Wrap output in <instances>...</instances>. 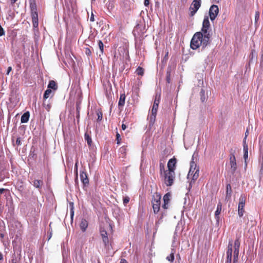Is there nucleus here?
Masks as SVG:
<instances>
[{"label": "nucleus", "instance_id": "obj_1", "mask_svg": "<svg viewBox=\"0 0 263 263\" xmlns=\"http://www.w3.org/2000/svg\"><path fill=\"white\" fill-rule=\"evenodd\" d=\"M210 27V23L209 17L204 18L202 22L201 31L196 32L191 41L190 47L193 50H196L200 46L202 48H205L210 44L211 34L209 30Z\"/></svg>", "mask_w": 263, "mask_h": 263}, {"label": "nucleus", "instance_id": "obj_2", "mask_svg": "<svg viewBox=\"0 0 263 263\" xmlns=\"http://www.w3.org/2000/svg\"><path fill=\"white\" fill-rule=\"evenodd\" d=\"M240 245V242L239 240V237L237 238L235 240L234 246L232 243V240H229L228 247V250L227 251V260L226 263L232 262L233 247H234L233 263H236L237 262L238 259V255L239 253Z\"/></svg>", "mask_w": 263, "mask_h": 263}, {"label": "nucleus", "instance_id": "obj_3", "mask_svg": "<svg viewBox=\"0 0 263 263\" xmlns=\"http://www.w3.org/2000/svg\"><path fill=\"white\" fill-rule=\"evenodd\" d=\"M199 168L198 167H197V165L194 161V158H193L190 163V168L188 173L187 178H192V180L191 182L193 181L194 182L199 177ZM191 183L192 182H191Z\"/></svg>", "mask_w": 263, "mask_h": 263}, {"label": "nucleus", "instance_id": "obj_4", "mask_svg": "<svg viewBox=\"0 0 263 263\" xmlns=\"http://www.w3.org/2000/svg\"><path fill=\"white\" fill-rule=\"evenodd\" d=\"M30 8L33 27L37 28L39 26V18L37 6L35 1L30 3Z\"/></svg>", "mask_w": 263, "mask_h": 263}, {"label": "nucleus", "instance_id": "obj_5", "mask_svg": "<svg viewBox=\"0 0 263 263\" xmlns=\"http://www.w3.org/2000/svg\"><path fill=\"white\" fill-rule=\"evenodd\" d=\"M161 195L158 193H156L153 196L152 203L154 213H158L160 208Z\"/></svg>", "mask_w": 263, "mask_h": 263}, {"label": "nucleus", "instance_id": "obj_6", "mask_svg": "<svg viewBox=\"0 0 263 263\" xmlns=\"http://www.w3.org/2000/svg\"><path fill=\"white\" fill-rule=\"evenodd\" d=\"M164 182L166 186H170L174 183L175 178V172H171L169 171H164Z\"/></svg>", "mask_w": 263, "mask_h": 263}, {"label": "nucleus", "instance_id": "obj_7", "mask_svg": "<svg viewBox=\"0 0 263 263\" xmlns=\"http://www.w3.org/2000/svg\"><path fill=\"white\" fill-rule=\"evenodd\" d=\"M229 170L232 174H234L237 170V165L236 158L234 153H231L229 155Z\"/></svg>", "mask_w": 263, "mask_h": 263}, {"label": "nucleus", "instance_id": "obj_8", "mask_svg": "<svg viewBox=\"0 0 263 263\" xmlns=\"http://www.w3.org/2000/svg\"><path fill=\"white\" fill-rule=\"evenodd\" d=\"M246 197L245 195H241L239 199V204L238 206V214L239 217H242L245 213V205L246 203Z\"/></svg>", "mask_w": 263, "mask_h": 263}, {"label": "nucleus", "instance_id": "obj_9", "mask_svg": "<svg viewBox=\"0 0 263 263\" xmlns=\"http://www.w3.org/2000/svg\"><path fill=\"white\" fill-rule=\"evenodd\" d=\"M200 6V1H193L189 8L190 16H193L199 9Z\"/></svg>", "mask_w": 263, "mask_h": 263}, {"label": "nucleus", "instance_id": "obj_10", "mask_svg": "<svg viewBox=\"0 0 263 263\" xmlns=\"http://www.w3.org/2000/svg\"><path fill=\"white\" fill-rule=\"evenodd\" d=\"M219 12V9L217 5H213L209 10V16L211 21L215 19Z\"/></svg>", "mask_w": 263, "mask_h": 263}, {"label": "nucleus", "instance_id": "obj_11", "mask_svg": "<svg viewBox=\"0 0 263 263\" xmlns=\"http://www.w3.org/2000/svg\"><path fill=\"white\" fill-rule=\"evenodd\" d=\"M100 234L102 236L103 242L105 247H107L109 243L108 238L107 236V233L103 228L100 229Z\"/></svg>", "mask_w": 263, "mask_h": 263}, {"label": "nucleus", "instance_id": "obj_12", "mask_svg": "<svg viewBox=\"0 0 263 263\" xmlns=\"http://www.w3.org/2000/svg\"><path fill=\"white\" fill-rule=\"evenodd\" d=\"M176 159L175 158H173L169 160L167 163V168L168 170L171 172H175V170L176 168Z\"/></svg>", "mask_w": 263, "mask_h": 263}, {"label": "nucleus", "instance_id": "obj_13", "mask_svg": "<svg viewBox=\"0 0 263 263\" xmlns=\"http://www.w3.org/2000/svg\"><path fill=\"white\" fill-rule=\"evenodd\" d=\"M171 197V194L170 193H167L164 195L163 198L164 203L162 205V208L164 209H168V203H170V201Z\"/></svg>", "mask_w": 263, "mask_h": 263}, {"label": "nucleus", "instance_id": "obj_14", "mask_svg": "<svg viewBox=\"0 0 263 263\" xmlns=\"http://www.w3.org/2000/svg\"><path fill=\"white\" fill-rule=\"evenodd\" d=\"M80 179L84 185H87L89 184V179L85 171H83L81 172Z\"/></svg>", "mask_w": 263, "mask_h": 263}, {"label": "nucleus", "instance_id": "obj_15", "mask_svg": "<svg viewBox=\"0 0 263 263\" xmlns=\"http://www.w3.org/2000/svg\"><path fill=\"white\" fill-rule=\"evenodd\" d=\"M159 104H157L156 103L153 104L152 111H151V120H155Z\"/></svg>", "mask_w": 263, "mask_h": 263}, {"label": "nucleus", "instance_id": "obj_16", "mask_svg": "<svg viewBox=\"0 0 263 263\" xmlns=\"http://www.w3.org/2000/svg\"><path fill=\"white\" fill-rule=\"evenodd\" d=\"M76 5V1H65V7L67 8V10L74 11L73 6Z\"/></svg>", "mask_w": 263, "mask_h": 263}, {"label": "nucleus", "instance_id": "obj_17", "mask_svg": "<svg viewBox=\"0 0 263 263\" xmlns=\"http://www.w3.org/2000/svg\"><path fill=\"white\" fill-rule=\"evenodd\" d=\"M243 158L245 161L248 158V146L246 141V138H244L243 140Z\"/></svg>", "mask_w": 263, "mask_h": 263}, {"label": "nucleus", "instance_id": "obj_18", "mask_svg": "<svg viewBox=\"0 0 263 263\" xmlns=\"http://www.w3.org/2000/svg\"><path fill=\"white\" fill-rule=\"evenodd\" d=\"M232 189L230 184H228L226 186V200L228 201L231 197Z\"/></svg>", "mask_w": 263, "mask_h": 263}, {"label": "nucleus", "instance_id": "obj_19", "mask_svg": "<svg viewBox=\"0 0 263 263\" xmlns=\"http://www.w3.org/2000/svg\"><path fill=\"white\" fill-rule=\"evenodd\" d=\"M88 221L85 219H82L80 224V227L82 232H85L86 229L88 227Z\"/></svg>", "mask_w": 263, "mask_h": 263}, {"label": "nucleus", "instance_id": "obj_20", "mask_svg": "<svg viewBox=\"0 0 263 263\" xmlns=\"http://www.w3.org/2000/svg\"><path fill=\"white\" fill-rule=\"evenodd\" d=\"M222 209V204L220 202H219L217 204V209L215 213V218L217 221L219 220V215L220 214Z\"/></svg>", "mask_w": 263, "mask_h": 263}, {"label": "nucleus", "instance_id": "obj_21", "mask_svg": "<svg viewBox=\"0 0 263 263\" xmlns=\"http://www.w3.org/2000/svg\"><path fill=\"white\" fill-rule=\"evenodd\" d=\"M30 117V114L28 111L25 112L21 117V123H24L28 121Z\"/></svg>", "mask_w": 263, "mask_h": 263}, {"label": "nucleus", "instance_id": "obj_22", "mask_svg": "<svg viewBox=\"0 0 263 263\" xmlns=\"http://www.w3.org/2000/svg\"><path fill=\"white\" fill-rule=\"evenodd\" d=\"M58 85L54 81L51 80L49 81V84L48 85V89H52L54 90H56L58 89Z\"/></svg>", "mask_w": 263, "mask_h": 263}, {"label": "nucleus", "instance_id": "obj_23", "mask_svg": "<svg viewBox=\"0 0 263 263\" xmlns=\"http://www.w3.org/2000/svg\"><path fill=\"white\" fill-rule=\"evenodd\" d=\"M125 98L126 96L125 93H122L120 95L119 101L118 102V105L119 106H123L124 105Z\"/></svg>", "mask_w": 263, "mask_h": 263}, {"label": "nucleus", "instance_id": "obj_24", "mask_svg": "<svg viewBox=\"0 0 263 263\" xmlns=\"http://www.w3.org/2000/svg\"><path fill=\"white\" fill-rule=\"evenodd\" d=\"M43 184V182L41 180H35L33 181V186L37 189H41Z\"/></svg>", "mask_w": 263, "mask_h": 263}, {"label": "nucleus", "instance_id": "obj_25", "mask_svg": "<svg viewBox=\"0 0 263 263\" xmlns=\"http://www.w3.org/2000/svg\"><path fill=\"white\" fill-rule=\"evenodd\" d=\"M21 259V254H19L18 256H16L15 254L12 257L11 263H20Z\"/></svg>", "mask_w": 263, "mask_h": 263}, {"label": "nucleus", "instance_id": "obj_26", "mask_svg": "<svg viewBox=\"0 0 263 263\" xmlns=\"http://www.w3.org/2000/svg\"><path fill=\"white\" fill-rule=\"evenodd\" d=\"M84 137L85 140L87 141L88 146H91L92 145V141L90 136H89V135L87 133H85L84 135Z\"/></svg>", "mask_w": 263, "mask_h": 263}, {"label": "nucleus", "instance_id": "obj_27", "mask_svg": "<svg viewBox=\"0 0 263 263\" xmlns=\"http://www.w3.org/2000/svg\"><path fill=\"white\" fill-rule=\"evenodd\" d=\"M52 93V92L51 90L50 89L48 88L44 92L43 99L44 100L48 99Z\"/></svg>", "mask_w": 263, "mask_h": 263}, {"label": "nucleus", "instance_id": "obj_28", "mask_svg": "<svg viewBox=\"0 0 263 263\" xmlns=\"http://www.w3.org/2000/svg\"><path fill=\"white\" fill-rule=\"evenodd\" d=\"M96 114H97V115L98 117L97 121L100 122L103 119V114H102V111L99 110H97L96 111Z\"/></svg>", "mask_w": 263, "mask_h": 263}, {"label": "nucleus", "instance_id": "obj_29", "mask_svg": "<svg viewBox=\"0 0 263 263\" xmlns=\"http://www.w3.org/2000/svg\"><path fill=\"white\" fill-rule=\"evenodd\" d=\"M144 69H143L142 67H140V66H139V67L137 68V69H136V73H137L138 75H139V76H141L143 75V74H144Z\"/></svg>", "mask_w": 263, "mask_h": 263}, {"label": "nucleus", "instance_id": "obj_30", "mask_svg": "<svg viewBox=\"0 0 263 263\" xmlns=\"http://www.w3.org/2000/svg\"><path fill=\"white\" fill-rule=\"evenodd\" d=\"M98 46L100 48L101 53L103 54L104 52V45L103 42L101 40H99L98 41Z\"/></svg>", "mask_w": 263, "mask_h": 263}, {"label": "nucleus", "instance_id": "obj_31", "mask_svg": "<svg viewBox=\"0 0 263 263\" xmlns=\"http://www.w3.org/2000/svg\"><path fill=\"white\" fill-rule=\"evenodd\" d=\"M166 259L171 262L174 260V252H172L168 256L166 257Z\"/></svg>", "mask_w": 263, "mask_h": 263}, {"label": "nucleus", "instance_id": "obj_32", "mask_svg": "<svg viewBox=\"0 0 263 263\" xmlns=\"http://www.w3.org/2000/svg\"><path fill=\"white\" fill-rule=\"evenodd\" d=\"M70 216L71 218L72 219L73 215H74V207H73V203L70 202Z\"/></svg>", "mask_w": 263, "mask_h": 263}, {"label": "nucleus", "instance_id": "obj_33", "mask_svg": "<svg viewBox=\"0 0 263 263\" xmlns=\"http://www.w3.org/2000/svg\"><path fill=\"white\" fill-rule=\"evenodd\" d=\"M43 105L47 111H49L50 110L51 106L50 103H48L46 104L45 102H44Z\"/></svg>", "mask_w": 263, "mask_h": 263}, {"label": "nucleus", "instance_id": "obj_34", "mask_svg": "<svg viewBox=\"0 0 263 263\" xmlns=\"http://www.w3.org/2000/svg\"><path fill=\"white\" fill-rule=\"evenodd\" d=\"M200 96H201V100L202 102H204L205 100V91L203 89H201L200 92Z\"/></svg>", "mask_w": 263, "mask_h": 263}, {"label": "nucleus", "instance_id": "obj_35", "mask_svg": "<svg viewBox=\"0 0 263 263\" xmlns=\"http://www.w3.org/2000/svg\"><path fill=\"white\" fill-rule=\"evenodd\" d=\"M160 94H156V96H155V100H154V103H157V104H159L160 103Z\"/></svg>", "mask_w": 263, "mask_h": 263}, {"label": "nucleus", "instance_id": "obj_36", "mask_svg": "<svg viewBox=\"0 0 263 263\" xmlns=\"http://www.w3.org/2000/svg\"><path fill=\"white\" fill-rule=\"evenodd\" d=\"M116 136L117 143V144L119 145V144H120V143L121 142V138L120 135L118 132H117Z\"/></svg>", "mask_w": 263, "mask_h": 263}, {"label": "nucleus", "instance_id": "obj_37", "mask_svg": "<svg viewBox=\"0 0 263 263\" xmlns=\"http://www.w3.org/2000/svg\"><path fill=\"white\" fill-rule=\"evenodd\" d=\"M166 80L168 83H170V82H171V71H168V70L167 71L166 76Z\"/></svg>", "mask_w": 263, "mask_h": 263}, {"label": "nucleus", "instance_id": "obj_38", "mask_svg": "<svg viewBox=\"0 0 263 263\" xmlns=\"http://www.w3.org/2000/svg\"><path fill=\"white\" fill-rule=\"evenodd\" d=\"M130 200V198L128 196H125L123 198V202L124 205H126V204L129 202Z\"/></svg>", "mask_w": 263, "mask_h": 263}, {"label": "nucleus", "instance_id": "obj_39", "mask_svg": "<svg viewBox=\"0 0 263 263\" xmlns=\"http://www.w3.org/2000/svg\"><path fill=\"white\" fill-rule=\"evenodd\" d=\"M259 18V12L258 11H256L255 12V25H256V24L257 23V22H258Z\"/></svg>", "mask_w": 263, "mask_h": 263}, {"label": "nucleus", "instance_id": "obj_40", "mask_svg": "<svg viewBox=\"0 0 263 263\" xmlns=\"http://www.w3.org/2000/svg\"><path fill=\"white\" fill-rule=\"evenodd\" d=\"M22 144L21 139L20 137L17 138L15 143H13V145L20 146Z\"/></svg>", "mask_w": 263, "mask_h": 263}, {"label": "nucleus", "instance_id": "obj_41", "mask_svg": "<svg viewBox=\"0 0 263 263\" xmlns=\"http://www.w3.org/2000/svg\"><path fill=\"white\" fill-rule=\"evenodd\" d=\"M85 52L87 55H90L91 54V51L89 48H85Z\"/></svg>", "mask_w": 263, "mask_h": 263}, {"label": "nucleus", "instance_id": "obj_42", "mask_svg": "<svg viewBox=\"0 0 263 263\" xmlns=\"http://www.w3.org/2000/svg\"><path fill=\"white\" fill-rule=\"evenodd\" d=\"M160 172L161 173H162V172L163 171L164 172V171H165L164 170V165H163V163H160Z\"/></svg>", "mask_w": 263, "mask_h": 263}, {"label": "nucleus", "instance_id": "obj_43", "mask_svg": "<svg viewBox=\"0 0 263 263\" xmlns=\"http://www.w3.org/2000/svg\"><path fill=\"white\" fill-rule=\"evenodd\" d=\"M5 35V31L2 26L0 25V36Z\"/></svg>", "mask_w": 263, "mask_h": 263}, {"label": "nucleus", "instance_id": "obj_44", "mask_svg": "<svg viewBox=\"0 0 263 263\" xmlns=\"http://www.w3.org/2000/svg\"><path fill=\"white\" fill-rule=\"evenodd\" d=\"M12 67H11V66L8 67L7 70L6 74L9 75V73L12 71Z\"/></svg>", "mask_w": 263, "mask_h": 263}, {"label": "nucleus", "instance_id": "obj_45", "mask_svg": "<svg viewBox=\"0 0 263 263\" xmlns=\"http://www.w3.org/2000/svg\"><path fill=\"white\" fill-rule=\"evenodd\" d=\"M260 65H263V51H262L261 56H260Z\"/></svg>", "mask_w": 263, "mask_h": 263}, {"label": "nucleus", "instance_id": "obj_46", "mask_svg": "<svg viewBox=\"0 0 263 263\" xmlns=\"http://www.w3.org/2000/svg\"><path fill=\"white\" fill-rule=\"evenodd\" d=\"M74 170H75L76 174L78 175V162H76L74 165Z\"/></svg>", "mask_w": 263, "mask_h": 263}, {"label": "nucleus", "instance_id": "obj_47", "mask_svg": "<svg viewBox=\"0 0 263 263\" xmlns=\"http://www.w3.org/2000/svg\"><path fill=\"white\" fill-rule=\"evenodd\" d=\"M260 172L261 173H263V156H262V162L261 163Z\"/></svg>", "mask_w": 263, "mask_h": 263}, {"label": "nucleus", "instance_id": "obj_48", "mask_svg": "<svg viewBox=\"0 0 263 263\" xmlns=\"http://www.w3.org/2000/svg\"><path fill=\"white\" fill-rule=\"evenodd\" d=\"M150 1H144V4L145 6H148Z\"/></svg>", "mask_w": 263, "mask_h": 263}, {"label": "nucleus", "instance_id": "obj_49", "mask_svg": "<svg viewBox=\"0 0 263 263\" xmlns=\"http://www.w3.org/2000/svg\"><path fill=\"white\" fill-rule=\"evenodd\" d=\"M90 21L91 22H94L95 21L94 16H93V14H91V17L90 18Z\"/></svg>", "mask_w": 263, "mask_h": 263}, {"label": "nucleus", "instance_id": "obj_50", "mask_svg": "<svg viewBox=\"0 0 263 263\" xmlns=\"http://www.w3.org/2000/svg\"><path fill=\"white\" fill-rule=\"evenodd\" d=\"M120 263H128V262L125 259H121V261H120Z\"/></svg>", "mask_w": 263, "mask_h": 263}, {"label": "nucleus", "instance_id": "obj_51", "mask_svg": "<svg viewBox=\"0 0 263 263\" xmlns=\"http://www.w3.org/2000/svg\"><path fill=\"white\" fill-rule=\"evenodd\" d=\"M6 191V189H3V188H1L0 189V194H2L4 191Z\"/></svg>", "mask_w": 263, "mask_h": 263}, {"label": "nucleus", "instance_id": "obj_52", "mask_svg": "<svg viewBox=\"0 0 263 263\" xmlns=\"http://www.w3.org/2000/svg\"><path fill=\"white\" fill-rule=\"evenodd\" d=\"M121 127H122V130H125L126 128V125L123 124V123L122 124V126Z\"/></svg>", "mask_w": 263, "mask_h": 263}, {"label": "nucleus", "instance_id": "obj_53", "mask_svg": "<svg viewBox=\"0 0 263 263\" xmlns=\"http://www.w3.org/2000/svg\"><path fill=\"white\" fill-rule=\"evenodd\" d=\"M21 183L22 184V185H20V186H19V190H23V189H24V187L23 185V182H21Z\"/></svg>", "mask_w": 263, "mask_h": 263}, {"label": "nucleus", "instance_id": "obj_54", "mask_svg": "<svg viewBox=\"0 0 263 263\" xmlns=\"http://www.w3.org/2000/svg\"><path fill=\"white\" fill-rule=\"evenodd\" d=\"M3 260V254L0 252V261Z\"/></svg>", "mask_w": 263, "mask_h": 263}, {"label": "nucleus", "instance_id": "obj_55", "mask_svg": "<svg viewBox=\"0 0 263 263\" xmlns=\"http://www.w3.org/2000/svg\"><path fill=\"white\" fill-rule=\"evenodd\" d=\"M248 134H249V132H248V130L247 129V131L245 133V138H246V139L247 138V137L248 136Z\"/></svg>", "mask_w": 263, "mask_h": 263}, {"label": "nucleus", "instance_id": "obj_56", "mask_svg": "<svg viewBox=\"0 0 263 263\" xmlns=\"http://www.w3.org/2000/svg\"><path fill=\"white\" fill-rule=\"evenodd\" d=\"M77 111L78 112V117H79V108H78V106L77 107Z\"/></svg>", "mask_w": 263, "mask_h": 263}, {"label": "nucleus", "instance_id": "obj_57", "mask_svg": "<svg viewBox=\"0 0 263 263\" xmlns=\"http://www.w3.org/2000/svg\"><path fill=\"white\" fill-rule=\"evenodd\" d=\"M156 5L157 6H158V1H156Z\"/></svg>", "mask_w": 263, "mask_h": 263}, {"label": "nucleus", "instance_id": "obj_58", "mask_svg": "<svg viewBox=\"0 0 263 263\" xmlns=\"http://www.w3.org/2000/svg\"><path fill=\"white\" fill-rule=\"evenodd\" d=\"M15 2H16L15 1H12V2H11L12 5H13Z\"/></svg>", "mask_w": 263, "mask_h": 263}, {"label": "nucleus", "instance_id": "obj_59", "mask_svg": "<svg viewBox=\"0 0 263 263\" xmlns=\"http://www.w3.org/2000/svg\"><path fill=\"white\" fill-rule=\"evenodd\" d=\"M167 55H168V52H167L166 54V57H167Z\"/></svg>", "mask_w": 263, "mask_h": 263}]
</instances>
